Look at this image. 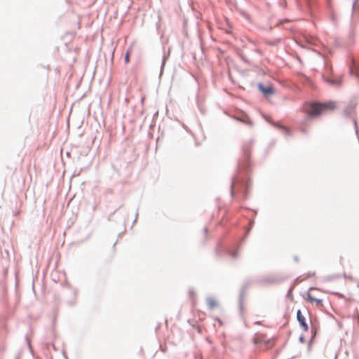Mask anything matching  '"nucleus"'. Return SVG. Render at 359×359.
<instances>
[{
	"label": "nucleus",
	"mask_w": 359,
	"mask_h": 359,
	"mask_svg": "<svg viewBox=\"0 0 359 359\" xmlns=\"http://www.w3.org/2000/svg\"><path fill=\"white\" fill-rule=\"evenodd\" d=\"M323 292L316 287H311L308 290L305 300L309 302L313 306L320 310L323 309Z\"/></svg>",
	"instance_id": "nucleus-1"
},
{
	"label": "nucleus",
	"mask_w": 359,
	"mask_h": 359,
	"mask_svg": "<svg viewBox=\"0 0 359 359\" xmlns=\"http://www.w3.org/2000/svg\"><path fill=\"white\" fill-rule=\"evenodd\" d=\"M332 83H336L337 85H340V82H334V81H332Z\"/></svg>",
	"instance_id": "nucleus-9"
},
{
	"label": "nucleus",
	"mask_w": 359,
	"mask_h": 359,
	"mask_svg": "<svg viewBox=\"0 0 359 359\" xmlns=\"http://www.w3.org/2000/svg\"><path fill=\"white\" fill-rule=\"evenodd\" d=\"M297 320L302 327V329L304 332L308 331V330H309L308 325L306 324V319H305L304 316L302 315L300 310L297 311Z\"/></svg>",
	"instance_id": "nucleus-4"
},
{
	"label": "nucleus",
	"mask_w": 359,
	"mask_h": 359,
	"mask_svg": "<svg viewBox=\"0 0 359 359\" xmlns=\"http://www.w3.org/2000/svg\"><path fill=\"white\" fill-rule=\"evenodd\" d=\"M132 51H133V48H130L128 49V50L126 53L124 60L126 64L130 62V54H131Z\"/></svg>",
	"instance_id": "nucleus-7"
},
{
	"label": "nucleus",
	"mask_w": 359,
	"mask_h": 359,
	"mask_svg": "<svg viewBox=\"0 0 359 359\" xmlns=\"http://www.w3.org/2000/svg\"><path fill=\"white\" fill-rule=\"evenodd\" d=\"M207 304H208V307L210 309H213L216 308L218 305L217 300H215L214 299H209L208 300Z\"/></svg>",
	"instance_id": "nucleus-6"
},
{
	"label": "nucleus",
	"mask_w": 359,
	"mask_h": 359,
	"mask_svg": "<svg viewBox=\"0 0 359 359\" xmlns=\"http://www.w3.org/2000/svg\"><path fill=\"white\" fill-rule=\"evenodd\" d=\"M259 89L265 95H271L273 93V88L271 86H264L262 83L258 85Z\"/></svg>",
	"instance_id": "nucleus-5"
},
{
	"label": "nucleus",
	"mask_w": 359,
	"mask_h": 359,
	"mask_svg": "<svg viewBox=\"0 0 359 359\" xmlns=\"http://www.w3.org/2000/svg\"><path fill=\"white\" fill-rule=\"evenodd\" d=\"M252 340L255 344L260 345L264 349L271 348L275 344L273 339H268L266 335L259 333L255 335Z\"/></svg>",
	"instance_id": "nucleus-3"
},
{
	"label": "nucleus",
	"mask_w": 359,
	"mask_h": 359,
	"mask_svg": "<svg viewBox=\"0 0 359 359\" xmlns=\"http://www.w3.org/2000/svg\"><path fill=\"white\" fill-rule=\"evenodd\" d=\"M353 8L355 11L359 12V0H355Z\"/></svg>",
	"instance_id": "nucleus-8"
},
{
	"label": "nucleus",
	"mask_w": 359,
	"mask_h": 359,
	"mask_svg": "<svg viewBox=\"0 0 359 359\" xmlns=\"http://www.w3.org/2000/svg\"><path fill=\"white\" fill-rule=\"evenodd\" d=\"M335 109V104L334 102H328L325 104H311L309 108L306 109V112L309 116H316L321 114L326 109L333 110Z\"/></svg>",
	"instance_id": "nucleus-2"
},
{
	"label": "nucleus",
	"mask_w": 359,
	"mask_h": 359,
	"mask_svg": "<svg viewBox=\"0 0 359 359\" xmlns=\"http://www.w3.org/2000/svg\"><path fill=\"white\" fill-rule=\"evenodd\" d=\"M351 74H354V73H353V69H351Z\"/></svg>",
	"instance_id": "nucleus-10"
}]
</instances>
